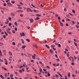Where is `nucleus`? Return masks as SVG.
<instances>
[{"instance_id": "obj_54", "label": "nucleus", "mask_w": 79, "mask_h": 79, "mask_svg": "<svg viewBox=\"0 0 79 79\" xmlns=\"http://www.w3.org/2000/svg\"><path fill=\"white\" fill-rule=\"evenodd\" d=\"M15 1H12V4H14L15 3Z\"/></svg>"}, {"instance_id": "obj_18", "label": "nucleus", "mask_w": 79, "mask_h": 79, "mask_svg": "<svg viewBox=\"0 0 79 79\" xmlns=\"http://www.w3.org/2000/svg\"><path fill=\"white\" fill-rule=\"evenodd\" d=\"M26 40H27V42H30V40L29 39H27Z\"/></svg>"}, {"instance_id": "obj_37", "label": "nucleus", "mask_w": 79, "mask_h": 79, "mask_svg": "<svg viewBox=\"0 0 79 79\" xmlns=\"http://www.w3.org/2000/svg\"><path fill=\"white\" fill-rule=\"evenodd\" d=\"M58 47H61V45L60 44H58Z\"/></svg>"}, {"instance_id": "obj_44", "label": "nucleus", "mask_w": 79, "mask_h": 79, "mask_svg": "<svg viewBox=\"0 0 79 79\" xmlns=\"http://www.w3.org/2000/svg\"><path fill=\"white\" fill-rule=\"evenodd\" d=\"M58 20H60V19H61V18H60V17H58Z\"/></svg>"}, {"instance_id": "obj_8", "label": "nucleus", "mask_w": 79, "mask_h": 79, "mask_svg": "<svg viewBox=\"0 0 79 79\" xmlns=\"http://www.w3.org/2000/svg\"><path fill=\"white\" fill-rule=\"evenodd\" d=\"M1 56H2V51H1V50L0 49V58H1Z\"/></svg>"}, {"instance_id": "obj_46", "label": "nucleus", "mask_w": 79, "mask_h": 79, "mask_svg": "<svg viewBox=\"0 0 79 79\" xmlns=\"http://www.w3.org/2000/svg\"><path fill=\"white\" fill-rule=\"evenodd\" d=\"M55 56L56 58H58V56L57 55V54H56L55 55Z\"/></svg>"}, {"instance_id": "obj_14", "label": "nucleus", "mask_w": 79, "mask_h": 79, "mask_svg": "<svg viewBox=\"0 0 79 79\" xmlns=\"http://www.w3.org/2000/svg\"><path fill=\"white\" fill-rule=\"evenodd\" d=\"M9 54L10 55V56H11V55H12V53H11V52H9Z\"/></svg>"}, {"instance_id": "obj_33", "label": "nucleus", "mask_w": 79, "mask_h": 79, "mask_svg": "<svg viewBox=\"0 0 79 79\" xmlns=\"http://www.w3.org/2000/svg\"><path fill=\"white\" fill-rule=\"evenodd\" d=\"M21 54L22 56H24V53H21Z\"/></svg>"}, {"instance_id": "obj_13", "label": "nucleus", "mask_w": 79, "mask_h": 79, "mask_svg": "<svg viewBox=\"0 0 79 79\" xmlns=\"http://www.w3.org/2000/svg\"><path fill=\"white\" fill-rule=\"evenodd\" d=\"M2 68H3L4 70H5L6 71H8L7 69L5 68H4L3 67H2Z\"/></svg>"}, {"instance_id": "obj_26", "label": "nucleus", "mask_w": 79, "mask_h": 79, "mask_svg": "<svg viewBox=\"0 0 79 79\" xmlns=\"http://www.w3.org/2000/svg\"><path fill=\"white\" fill-rule=\"evenodd\" d=\"M8 23H9V21H6V23H5V24H8Z\"/></svg>"}, {"instance_id": "obj_57", "label": "nucleus", "mask_w": 79, "mask_h": 79, "mask_svg": "<svg viewBox=\"0 0 79 79\" xmlns=\"http://www.w3.org/2000/svg\"><path fill=\"white\" fill-rule=\"evenodd\" d=\"M56 61H60V59H57L56 60Z\"/></svg>"}, {"instance_id": "obj_49", "label": "nucleus", "mask_w": 79, "mask_h": 79, "mask_svg": "<svg viewBox=\"0 0 79 79\" xmlns=\"http://www.w3.org/2000/svg\"><path fill=\"white\" fill-rule=\"evenodd\" d=\"M69 14L70 15V16H73V14H71V13H69Z\"/></svg>"}, {"instance_id": "obj_43", "label": "nucleus", "mask_w": 79, "mask_h": 79, "mask_svg": "<svg viewBox=\"0 0 79 79\" xmlns=\"http://www.w3.org/2000/svg\"><path fill=\"white\" fill-rule=\"evenodd\" d=\"M33 47H35L36 48H37L38 47L36 45H34V46H33Z\"/></svg>"}, {"instance_id": "obj_12", "label": "nucleus", "mask_w": 79, "mask_h": 79, "mask_svg": "<svg viewBox=\"0 0 79 79\" xmlns=\"http://www.w3.org/2000/svg\"><path fill=\"white\" fill-rule=\"evenodd\" d=\"M70 75H71V73H70L69 72L68 73V77H70Z\"/></svg>"}, {"instance_id": "obj_4", "label": "nucleus", "mask_w": 79, "mask_h": 79, "mask_svg": "<svg viewBox=\"0 0 79 79\" xmlns=\"http://www.w3.org/2000/svg\"><path fill=\"white\" fill-rule=\"evenodd\" d=\"M31 10V9L29 8H27V12H29Z\"/></svg>"}, {"instance_id": "obj_25", "label": "nucleus", "mask_w": 79, "mask_h": 79, "mask_svg": "<svg viewBox=\"0 0 79 79\" xmlns=\"http://www.w3.org/2000/svg\"><path fill=\"white\" fill-rule=\"evenodd\" d=\"M40 73H41L42 71V69H40Z\"/></svg>"}, {"instance_id": "obj_55", "label": "nucleus", "mask_w": 79, "mask_h": 79, "mask_svg": "<svg viewBox=\"0 0 79 79\" xmlns=\"http://www.w3.org/2000/svg\"><path fill=\"white\" fill-rule=\"evenodd\" d=\"M72 23L73 24H75V22H74V21H72Z\"/></svg>"}, {"instance_id": "obj_60", "label": "nucleus", "mask_w": 79, "mask_h": 79, "mask_svg": "<svg viewBox=\"0 0 79 79\" xmlns=\"http://www.w3.org/2000/svg\"><path fill=\"white\" fill-rule=\"evenodd\" d=\"M20 16L21 17H23V15L22 14H20Z\"/></svg>"}, {"instance_id": "obj_22", "label": "nucleus", "mask_w": 79, "mask_h": 79, "mask_svg": "<svg viewBox=\"0 0 79 79\" xmlns=\"http://www.w3.org/2000/svg\"><path fill=\"white\" fill-rule=\"evenodd\" d=\"M74 43L75 46H76V47H77V44L75 43V42H74Z\"/></svg>"}, {"instance_id": "obj_20", "label": "nucleus", "mask_w": 79, "mask_h": 79, "mask_svg": "<svg viewBox=\"0 0 79 79\" xmlns=\"http://www.w3.org/2000/svg\"><path fill=\"white\" fill-rule=\"evenodd\" d=\"M59 64H60L59 63H58L57 64H56L55 65V66H59Z\"/></svg>"}, {"instance_id": "obj_52", "label": "nucleus", "mask_w": 79, "mask_h": 79, "mask_svg": "<svg viewBox=\"0 0 79 79\" xmlns=\"http://www.w3.org/2000/svg\"><path fill=\"white\" fill-rule=\"evenodd\" d=\"M1 11L2 13L3 14H4V12H3V11L2 10H1Z\"/></svg>"}, {"instance_id": "obj_32", "label": "nucleus", "mask_w": 79, "mask_h": 79, "mask_svg": "<svg viewBox=\"0 0 79 79\" xmlns=\"http://www.w3.org/2000/svg\"><path fill=\"white\" fill-rule=\"evenodd\" d=\"M15 31H17L18 30V29L17 28V27H15Z\"/></svg>"}, {"instance_id": "obj_42", "label": "nucleus", "mask_w": 79, "mask_h": 79, "mask_svg": "<svg viewBox=\"0 0 79 79\" xmlns=\"http://www.w3.org/2000/svg\"><path fill=\"white\" fill-rule=\"evenodd\" d=\"M9 26H11V23H9Z\"/></svg>"}, {"instance_id": "obj_53", "label": "nucleus", "mask_w": 79, "mask_h": 79, "mask_svg": "<svg viewBox=\"0 0 79 79\" xmlns=\"http://www.w3.org/2000/svg\"><path fill=\"white\" fill-rule=\"evenodd\" d=\"M12 32L13 34H15V31H12Z\"/></svg>"}, {"instance_id": "obj_41", "label": "nucleus", "mask_w": 79, "mask_h": 79, "mask_svg": "<svg viewBox=\"0 0 79 79\" xmlns=\"http://www.w3.org/2000/svg\"><path fill=\"white\" fill-rule=\"evenodd\" d=\"M23 66L22 65H20L19 67V68H23Z\"/></svg>"}, {"instance_id": "obj_38", "label": "nucleus", "mask_w": 79, "mask_h": 79, "mask_svg": "<svg viewBox=\"0 0 79 79\" xmlns=\"http://www.w3.org/2000/svg\"><path fill=\"white\" fill-rule=\"evenodd\" d=\"M20 5H24L23 4V3L21 2H20Z\"/></svg>"}, {"instance_id": "obj_61", "label": "nucleus", "mask_w": 79, "mask_h": 79, "mask_svg": "<svg viewBox=\"0 0 79 79\" xmlns=\"http://www.w3.org/2000/svg\"><path fill=\"white\" fill-rule=\"evenodd\" d=\"M15 79H18V78L16 77H15Z\"/></svg>"}, {"instance_id": "obj_34", "label": "nucleus", "mask_w": 79, "mask_h": 79, "mask_svg": "<svg viewBox=\"0 0 79 79\" xmlns=\"http://www.w3.org/2000/svg\"><path fill=\"white\" fill-rule=\"evenodd\" d=\"M36 16H41V15H39V14H36Z\"/></svg>"}, {"instance_id": "obj_59", "label": "nucleus", "mask_w": 79, "mask_h": 79, "mask_svg": "<svg viewBox=\"0 0 79 79\" xmlns=\"http://www.w3.org/2000/svg\"><path fill=\"white\" fill-rule=\"evenodd\" d=\"M3 37L4 38H6V36H5V35H3Z\"/></svg>"}, {"instance_id": "obj_50", "label": "nucleus", "mask_w": 79, "mask_h": 79, "mask_svg": "<svg viewBox=\"0 0 79 79\" xmlns=\"http://www.w3.org/2000/svg\"><path fill=\"white\" fill-rule=\"evenodd\" d=\"M53 49V50H56V48H55L53 47L52 48Z\"/></svg>"}, {"instance_id": "obj_15", "label": "nucleus", "mask_w": 79, "mask_h": 79, "mask_svg": "<svg viewBox=\"0 0 79 79\" xmlns=\"http://www.w3.org/2000/svg\"><path fill=\"white\" fill-rule=\"evenodd\" d=\"M10 30H11V29H10V28H8L6 30V31H10Z\"/></svg>"}, {"instance_id": "obj_62", "label": "nucleus", "mask_w": 79, "mask_h": 79, "mask_svg": "<svg viewBox=\"0 0 79 79\" xmlns=\"http://www.w3.org/2000/svg\"><path fill=\"white\" fill-rule=\"evenodd\" d=\"M71 64H72V65H74V63H71Z\"/></svg>"}, {"instance_id": "obj_64", "label": "nucleus", "mask_w": 79, "mask_h": 79, "mask_svg": "<svg viewBox=\"0 0 79 79\" xmlns=\"http://www.w3.org/2000/svg\"><path fill=\"white\" fill-rule=\"evenodd\" d=\"M78 61H79V57H78L77 58Z\"/></svg>"}, {"instance_id": "obj_27", "label": "nucleus", "mask_w": 79, "mask_h": 79, "mask_svg": "<svg viewBox=\"0 0 79 79\" xmlns=\"http://www.w3.org/2000/svg\"><path fill=\"white\" fill-rule=\"evenodd\" d=\"M15 25L16 26H18V24H17V23H16V22H15Z\"/></svg>"}, {"instance_id": "obj_48", "label": "nucleus", "mask_w": 79, "mask_h": 79, "mask_svg": "<svg viewBox=\"0 0 79 79\" xmlns=\"http://www.w3.org/2000/svg\"><path fill=\"white\" fill-rule=\"evenodd\" d=\"M10 68L11 69H13V66L12 65H11Z\"/></svg>"}, {"instance_id": "obj_36", "label": "nucleus", "mask_w": 79, "mask_h": 79, "mask_svg": "<svg viewBox=\"0 0 79 79\" xmlns=\"http://www.w3.org/2000/svg\"><path fill=\"white\" fill-rule=\"evenodd\" d=\"M72 12L73 13H75V10H72Z\"/></svg>"}, {"instance_id": "obj_40", "label": "nucleus", "mask_w": 79, "mask_h": 79, "mask_svg": "<svg viewBox=\"0 0 79 79\" xmlns=\"http://www.w3.org/2000/svg\"><path fill=\"white\" fill-rule=\"evenodd\" d=\"M67 56H68V57H69V54H68L67 53Z\"/></svg>"}, {"instance_id": "obj_19", "label": "nucleus", "mask_w": 79, "mask_h": 79, "mask_svg": "<svg viewBox=\"0 0 79 79\" xmlns=\"http://www.w3.org/2000/svg\"><path fill=\"white\" fill-rule=\"evenodd\" d=\"M8 19L9 20V21H11V18L10 17H9Z\"/></svg>"}, {"instance_id": "obj_17", "label": "nucleus", "mask_w": 79, "mask_h": 79, "mask_svg": "<svg viewBox=\"0 0 79 79\" xmlns=\"http://www.w3.org/2000/svg\"><path fill=\"white\" fill-rule=\"evenodd\" d=\"M60 24L61 26H63L64 24H63V23H61V22H60Z\"/></svg>"}, {"instance_id": "obj_29", "label": "nucleus", "mask_w": 79, "mask_h": 79, "mask_svg": "<svg viewBox=\"0 0 79 79\" xmlns=\"http://www.w3.org/2000/svg\"><path fill=\"white\" fill-rule=\"evenodd\" d=\"M66 21H71V20L69 19H66Z\"/></svg>"}, {"instance_id": "obj_58", "label": "nucleus", "mask_w": 79, "mask_h": 79, "mask_svg": "<svg viewBox=\"0 0 79 79\" xmlns=\"http://www.w3.org/2000/svg\"><path fill=\"white\" fill-rule=\"evenodd\" d=\"M55 45H58V43H57L56 42L55 43Z\"/></svg>"}, {"instance_id": "obj_51", "label": "nucleus", "mask_w": 79, "mask_h": 79, "mask_svg": "<svg viewBox=\"0 0 79 79\" xmlns=\"http://www.w3.org/2000/svg\"><path fill=\"white\" fill-rule=\"evenodd\" d=\"M76 27H77V28H79V26L76 25Z\"/></svg>"}, {"instance_id": "obj_39", "label": "nucleus", "mask_w": 79, "mask_h": 79, "mask_svg": "<svg viewBox=\"0 0 79 79\" xmlns=\"http://www.w3.org/2000/svg\"><path fill=\"white\" fill-rule=\"evenodd\" d=\"M58 74H59L60 76V77H63V76H62V75H61V74L60 73H58Z\"/></svg>"}, {"instance_id": "obj_63", "label": "nucleus", "mask_w": 79, "mask_h": 79, "mask_svg": "<svg viewBox=\"0 0 79 79\" xmlns=\"http://www.w3.org/2000/svg\"><path fill=\"white\" fill-rule=\"evenodd\" d=\"M29 67L27 68L26 69V70H28V69H29Z\"/></svg>"}, {"instance_id": "obj_45", "label": "nucleus", "mask_w": 79, "mask_h": 79, "mask_svg": "<svg viewBox=\"0 0 79 79\" xmlns=\"http://www.w3.org/2000/svg\"><path fill=\"white\" fill-rule=\"evenodd\" d=\"M31 6L33 7V8H35V6H34V5H33V4H31Z\"/></svg>"}, {"instance_id": "obj_21", "label": "nucleus", "mask_w": 79, "mask_h": 79, "mask_svg": "<svg viewBox=\"0 0 79 79\" xmlns=\"http://www.w3.org/2000/svg\"><path fill=\"white\" fill-rule=\"evenodd\" d=\"M12 44L13 45H16V43H15V42H13L12 43Z\"/></svg>"}, {"instance_id": "obj_47", "label": "nucleus", "mask_w": 79, "mask_h": 79, "mask_svg": "<svg viewBox=\"0 0 79 79\" xmlns=\"http://www.w3.org/2000/svg\"><path fill=\"white\" fill-rule=\"evenodd\" d=\"M4 6H6V3H4Z\"/></svg>"}, {"instance_id": "obj_11", "label": "nucleus", "mask_w": 79, "mask_h": 79, "mask_svg": "<svg viewBox=\"0 0 79 79\" xmlns=\"http://www.w3.org/2000/svg\"><path fill=\"white\" fill-rule=\"evenodd\" d=\"M17 12H19V13H21L22 12H23V11L20 10H18L17 11Z\"/></svg>"}, {"instance_id": "obj_31", "label": "nucleus", "mask_w": 79, "mask_h": 79, "mask_svg": "<svg viewBox=\"0 0 79 79\" xmlns=\"http://www.w3.org/2000/svg\"><path fill=\"white\" fill-rule=\"evenodd\" d=\"M23 72V71H22V70H20L19 71V73H22V72Z\"/></svg>"}, {"instance_id": "obj_1", "label": "nucleus", "mask_w": 79, "mask_h": 79, "mask_svg": "<svg viewBox=\"0 0 79 79\" xmlns=\"http://www.w3.org/2000/svg\"><path fill=\"white\" fill-rule=\"evenodd\" d=\"M20 36H25V34H24V33L23 32L22 33H20Z\"/></svg>"}, {"instance_id": "obj_28", "label": "nucleus", "mask_w": 79, "mask_h": 79, "mask_svg": "<svg viewBox=\"0 0 79 79\" xmlns=\"http://www.w3.org/2000/svg\"><path fill=\"white\" fill-rule=\"evenodd\" d=\"M4 33L6 35V36H8V34L5 31H4Z\"/></svg>"}, {"instance_id": "obj_16", "label": "nucleus", "mask_w": 79, "mask_h": 79, "mask_svg": "<svg viewBox=\"0 0 79 79\" xmlns=\"http://www.w3.org/2000/svg\"><path fill=\"white\" fill-rule=\"evenodd\" d=\"M49 52H50L52 53H53V50H52V49H50L49 50Z\"/></svg>"}, {"instance_id": "obj_3", "label": "nucleus", "mask_w": 79, "mask_h": 79, "mask_svg": "<svg viewBox=\"0 0 79 79\" xmlns=\"http://www.w3.org/2000/svg\"><path fill=\"white\" fill-rule=\"evenodd\" d=\"M29 20L30 21V23H32L33 21H34V20L32 19H31Z\"/></svg>"}, {"instance_id": "obj_6", "label": "nucleus", "mask_w": 79, "mask_h": 79, "mask_svg": "<svg viewBox=\"0 0 79 79\" xmlns=\"http://www.w3.org/2000/svg\"><path fill=\"white\" fill-rule=\"evenodd\" d=\"M39 19H40V18H39L38 17H37L35 19V20L37 21V20H39Z\"/></svg>"}, {"instance_id": "obj_30", "label": "nucleus", "mask_w": 79, "mask_h": 79, "mask_svg": "<svg viewBox=\"0 0 79 79\" xmlns=\"http://www.w3.org/2000/svg\"><path fill=\"white\" fill-rule=\"evenodd\" d=\"M32 58L33 59H35V57L34 56H32Z\"/></svg>"}, {"instance_id": "obj_7", "label": "nucleus", "mask_w": 79, "mask_h": 79, "mask_svg": "<svg viewBox=\"0 0 79 79\" xmlns=\"http://www.w3.org/2000/svg\"><path fill=\"white\" fill-rule=\"evenodd\" d=\"M26 48V46L23 45V46H22V47L21 48H22V49H24V48Z\"/></svg>"}, {"instance_id": "obj_2", "label": "nucleus", "mask_w": 79, "mask_h": 79, "mask_svg": "<svg viewBox=\"0 0 79 79\" xmlns=\"http://www.w3.org/2000/svg\"><path fill=\"white\" fill-rule=\"evenodd\" d=\"M23 63L24 64H23V67H25V68H27V65H26V64L25 62H23Z\"/></svg>"}, {"instance_id": "obj_10", "label": "nucleus", "mask_w": 79, "mask_h": 79, "mask_svg": "<svg viewBox=\"0 0 79 79\" xmlns=\"http://www.w3.org/2000/svg\"><path fill=\"white\" fill-rule=\"evenodd\" d=\"M45 47H46L50 49V47L48 45H47V44L45 45Z\"/></svg>"}, {"instance_id": "obj_35", "label": "nucleus", "mask_w": 79, "mask_h": 79, "mask_svg": "<svg viewBox=\"0 0 79 79\" xmlns=\"http://www.w3.org/2000/svg\"><path fill=\"white\" fill-rule=\"evenodd\" d=\"M47 75H48V76L49 77L50 76V73H48L47 74Z\"/></svg>"}, {"instance_id": "obj_9", "label": "nucleus", "mask_w": 79, "mask_h": 79, "mask_svg": "<svg viewBox=\"0 0 79 79\" xmlns=\"http://www.w3.org/2000/svg\"><path fill=\"white\" fill-rule=\"evenodd\" d=\"M22 42L23 44H24V40L23 39H21Z\"/></svg>"}, {"instance_id": "obj_23", "label": "nucleus", "mask_w": 79, "mask_h": 79, "mask_svg": "<svg viewBox=\"0 0 79 79\" xmlns=\"http://www.w3.org/2000/svg\"><path fill=\"white\" fill-rule=\"evenodd\" d=\"M7 33H8V34H11V32L8 31H7Z\"/></svg>"}, {"instance_id": "obj_24", "label": "nucleus", "mask_w": 79, "mask_h": 79, "mask_svg": "<svg viewBox=\"0 0 79 79\" xmlns=\"http://www.w3.org/2000/svg\"><path fill=\"white\" fill-rule=\"evenodd\" d=\"M7 4L8 5H10L11 4L10 3L8 2L7 3Z\"/></svg>"}, {"instance_id": "obj_5", "label": "nucleus", "mask_w": 79, "mask_h": 79, "mask_svg": "<svg viewBox=\"0 0 79 79\" xmlns=\"http://www.w3.org/2000/svg\"><path fill=\"white\" fill-rule=\"evenodd\" d=\"M0 77L1 78V79H5V77H3V76H2V75H0Z\"/></svg>"}, {"instance_id": "obj_56", "label": "nucleus", "mask_w": 79, "mask_h": 79, "mask_svg": "<svg viewBox=\"0 0 79 79\" xmlns=\"http://www.w3.org/2000/svg\"><path fill=\"white\" fill-rule=\"evenodd\" d=\"M74 58L75 59V60H77V58H76V56H74Z\"/></svg>"}]
</instances>
